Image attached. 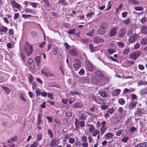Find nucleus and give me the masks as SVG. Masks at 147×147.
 Instances as JSON below:
<instances>
[{
  "instance_id": "19",
  "label": "nucleus",
  "mask_w": 147,
  "mask_h": 147,
  "mask_svg": "<svg viewBox=\"0 0 147 147\" xmlns=\"http://www.w3.org/2000/svg\"><path fill=\"white\" fill-rule=\"evenodd\" d=\"M147 146V142L138 144L135 147H146Z\"/></svg>"
},
{
  "instance_id": "46",
  "label": "nucleus",
  "mask_w": 147,
  "mask_h": 147,
  "mask_svg": "<svg viewBox=\"0 0 147 147\" xmlns=\"http://www.w3.org/2000/svg\"><path fill=\"white\" fill-rule=\"evenodd\" d=\"M30 66V68L32 69H34L35 67V65L34 64V62H32L29 65Z\"/></svg>"
},
{
  "instance_id": "23",
  "label": "nucleus",
  "mask_w": 147,
  "mask_h": 147,
  "mask_svg": "<svg viewBox=\"0 0 147 147\" xmlns=\"http://www.w3.org/2000/svg\"><path fill=\"white\" fill-rule=\"evenodd\" d=\"M95 101L96 102L100 104H102V103L101 99L100 98V97L98 96L96 97Z\"/></svg>"
},
{
  "instance_id": "10",
  "label": "nucleus",
  "mask_w": 147,
  "mask_h": 147,
  "mask_svg": "<svg viewBox=\"0 0 147 147\" xmlns=\"http://www.w3.org/2000/svg\"><path fill=\"white\" fill-rule=\"evenodd\" d=\"M116 30L117 28H114L111 30L110 32V37L114 36L117 34Z\"/></svg>"
},
{
  "instance_id": "9",
  "label": "nucleus",
  "mask_w": 147,
  "mask_h": 147,
  "mask_svg": "<svg viewBox=\"0 0 147 147\" xmlns=\"http://www.w3.org/2000/svg\"><path fill=\"white\" fill-rule=\"evenodd\" d=\"M126 29L123 28L121 29L119 31L118 34V36L120 37H123L125 35Z\"/></svg>"
},
{
  "instance_id": "22",
  "label": "nucleus",
  "mask_w": 147,
  "mask_h": 147,
  "mask_svg": "<svg viewBox=\"0 0 147 147\" xmlns=\"http://www.w3.org/2000/svg\"><path fill=\"white\" fill-rule=\"evenodd\" d=\"M47 77H54L55 76V74L51 71H49L46 76Z\"/></svg>"
},
{
  "instance_id": "27",
  "label": "nucleus",
  "mask_w": 147,
  "mask_h": 147,
  "mask_svg": "<svg viewBox=\"0 0 147 147\" xmlns=\"http://www.w3.org/2000/svg\"><path fill=\"white\" fill-rule=\"evenodd\" d=\"M7 121L6 120H3L2 121L1 125L5 127L7 125Z\"/></svg>"
},
{
  "instance_id": "38",
  "label": "nucleus",
  "mask_w": 147,
  "mask_h": 147,
  "mask_svg": "<svg viewBox=\"0 0 147 147\" xmlns=\"http://www.w3.org/2000/svg\"><path fill=\"white\" fill-rule=\"evenodd\" d=\"M58 50V49L57 48H55L53 50V54L54 55H56L57 53V51Z\"/></svg>"
},
{
  "instance_id": "4",
  "label": "nucleus",
  "mask_w": 147,
  "mask_h": 147,
  "mask_svg": "<svg viewBox=\"0 0 147 147\" xmlns=\"http://www.w3.org/2000/svg\"><path fill=\"white\" fill-rule=\"evenodd\" d=\"M141 54V52L140 51H136L134 52L130 55L131 58L133 59H137L138 57H139Z\"/></svg>"
},
{
  "instance_id": "31",
  "label": "nucleus",
  "mask_w": 147,
  "mask_h": 147,
  "mask_svg": "<svg viewBox=\"0 0 147 147\" xmlns=\"http://www.w3.org/2000/svg\"><path fill=\"white\" fill-rule=\"evenodd\" d=\"M134 8L136 11H140L143 10V8L141 7L136 6Z\"/></svg>"
},
{
  "instance_id": "24",
  "label": "nucleus",
  "mask_w": 147,
  "mask_h": 147,
  "mask_svg": "<svg viewBox=\"0 0 147 147\" xmlns=\"http://www.w3.org/2000/svg\"><path fill=\"white\" fill-rule=\"evenodd\" d=\"M65 115L67 119H70L71 117L72 113L69 111H67Z\"/></svg>"
},
{
  "instance_id": "15",
  "label": "nucleus",
  "mask_w": 147,
  "mask_h": 147,
  "mask_svg": "<svg viewBox=\"0 0 147 147\" xmlns=\"http://www.w3.org/2000/svg\"><path fill=\"white\" fill-rule=\"evenodd\" d=\"M40 58L41 57L38 56H36L34 58L35 61L37 66H39L40 65Z\"/></svg>"
},
{
  "instance_id": "45",
  "label": "nucleus",
  "mask_w": 147,
  "mask_h": 147,
  "mask_svg": "<svg viewBox=\"0 0 147 147\" xmlns=\"http://www.w3.org/2000/svg\"><path fill=\"white\" fill-rule=\"evenodd\" d=\"M123 132V130L122 129H121L117 131L116 133V135L117 136H120L122 134V133Z\"/></svg>"
},
{
  "instance_id": "36",
  "label": "nucleus",
  "mask_w": 147,
  "mask_h": 147,
  "mask_svg": "<svg viewBox=\"0 0 147 147\" xmlns=\"http://www.w3.org/2000/svg\"><path fill=\"white\" fill-rule=\"evenodd\" d=\"M131 3L134 5H138L139 4V2L136 0H130Z\"/></svg>"
},
{
  "instance_id": "52",
  "label": "nucleus",
  "mask_w": 147,
  "mask_h": 147,
  "mask_svg": "<svg viewBox=\"0 0 147 147\" xmlns=\"http://www.w3.org/2000/svg\"><path fill=\"white\" fill-rule=\"evenodd\" d=\"M128 14L127 12L126 11H124L122 13V16L123 18H125Z\"/></svg>"
},
{
  "instance_id": "13",
  "label": "nucleus",
  "mask_w": 147,
  "mask_h": 147,
  "mask_svg": "<svg viewBox=\"0 0 147 147\" xmlns=\"http://www.w3.org/2000/svg\"><path fill=\"white\" fill-rule=\"evenodd\" d=\"M69 52L72 56H76L78 55L77 52L76 50L75 49H71Z\"/></svg>"
},
{
  "instance_id": "47",
  "label": "nucleus",
  "mask_w": 147,
  "mask_h": 147,
  "mask_svg": "<svg viewBox=\"0 0 147 147\" xmlns=\"http://www.w3.org/2000/svg\"><path fill=\"white\" fill-rule=\"evenodd\" d=\"M128 139L129 138L128 137H125L122 138V140L123 142L126 143L127 142Z\"/></svg>"
},
{
  "instance_id": "41",
  "label": "nucleus",
  "mask_w": 147,
  "mask_h": 147,
  "mask_svg": "<svg viewBox=\"0 0 147 147\" xmlns=\"http://www.w3.org/2000/svg\"><path fill=\"white\" fill-rule=\"evenodd\" d=\"M106 129V128H105V127H102L100 129V131L102 133V135L105 132V131Z\"/></svg>"
},
{
  "instance_id": "48",
  "label": "nucleus",
  "mask_w": 147,
  "mask_h": 147,
  "mask_svg": "<svg viewBox=\"0 0 147 147\" xmlns=\"http://www.w3.org/2000/svg\"><path fill=\"white\" fill-rule=\"evenodd\" d=\"M99 132H100V131H99V130H98V129H96L95 131L92 134L93 135V136H95L97 134H99Z\"/></svg>"
},
{
  "instance_id": "5",
  "label": "nucleus",
  "mask_w": 147,
  "mask_h": 147,
  "mask_svg": "<svg viewBox=\"0 0 147 147\" xmlns=\"http://www.w3.org/2000/svg\"><path fill=\"white\" fill-rule=\"evenodd\" d=\"M138 36L136 34H133L132 36L129 37V41L131 43H133L138 39Z\"/></svg>"
},
{
  "instance_id": "44",
  "label": "nucleus",
  "mask_w": 147,
  "mask_h": 147,
  "mask_svg": "<svg viewBox=\"0 0 147 147\" xmlns=\"http://www.w3.org/2000/svg\"><path fill=\"white\" fill-rule=\"evenodd\" d=\"M146 19H147L146 17H144L143 18H142L140 22L142 24H144L145 22H146Z\"/></svg>"
},
{
  "instance_id": "17",
  "label": "nucleus",
  "mask_w": 147,
  "mask_h": 147,
  "mask_svg": "<svg viewBox=\"0 0 147 147\" xmlns=\"http://www.w3.org/2000/svg\"><path fill=\"white\" fill-rule=\"evenodd\" d=\"M120 92V90L119 89L115 90L112 93V95L113 96H117L119 94Z\"/></svg>"
},
{
  "instance_id": "6",
  "label": "nucleus",
  "mask_w": 147,
  "mask_h": 147,
  "mask_svg": "<svg viewBox=\"0 0 147 147\" xmlns=\"http://www.w3.org/2000/svg\"><path fill=\"white\" fill-rule=\"evenodd\" d=\"M86 68L87 70L90 71H92L93 69L92 63L89 62H86Z\"/></svg>"
},
{
  "instance_id": "51",
  "label": "nucleus",
  "mask_w": 147,
  "mask_h": 147,
  "mask_svg": "<svg viewBox=\"0 0 147 147\" xmlns=\"http://www.w3.org/2000/svg\"><path fill=\"white\" fill-rule=\"evenodd\" d=\"M75 29H72L69 32H68V33L69 34H75Z\"/></svg>"
},
{
  "instance_id": "57",
  "label": "nucleus",
  "mask_w": 147,
  "mask_h": 147,
  "mask_svg": "<svg viewBox=\"0 0 147 147\" xmlns=\"http://www.w3.org/2000/svg\"><path fill=\"white\" fill-rule=\"evenodd\" d=\"M19 14L18 13H16L14 16L13 19L14 20L17 19L19 17Z\"/></svg>"
},
{
  "instance_id": "55",
  "label": "nucleus",
  "mask_w": 147,
  "mask_h": 147,
  "mask_svg": "<svg viewBox=\"0 0 147 147\" xmlns=\"http://www.w3.org/2000/svg\"><path fill=\"white\" fill-rule=\"evenodd\" d=\"M138 68L140 70H143L144 69V66L141 64H139L138 65Z\"/></svg>"
},
{
  "instance_id": "40",
  "label": "nucleus",
  "mask_w": 147,
  "mask_h": 147,
  "mask_svg": "<svg viewBox=\"0 0 147 147\" xmlns=\"http://www.w3.org/2000/svg\"><path fill=\"white\" fill-rule=\"evenodd\" d=\"M95 128H94L93 125H92L89 128V131L91 133H92L93 132L94 130H95Z\"/></svg>"
},
{
  "instance_id": "58",
  "label": "nucleus",
  "mask_w": 147,
  "mask_h": 147,
  "mask_svg": "<svg viewBox=\"0 0 147 147\" xmlns=\"http://www.w3.org/2000/svg\"><path fill=\"white\" fill-rule=\"evenodd\" d=\"M31 16L30 15L23 14L22 15V17L23 18H24L25 19Z\"/></svg>"
},
{
  "instance_id": "12",
  "label": "nucleus",
  "mask_w": 147,
  "mask_h": 147,
  "mask_svg": "<svg viewBox=\"0 0 147 147\" xmlns=\"http://www.w3.org/2000/svg\"><path fill=\"white\" fill-rule=\"evenodd\" d=\"M141 32L144 34L147 33V28L145 26H141Z\"/></svg>"
},
{
  "instance_id": "34",
  "label": "nucleus",
  "mask_w": 147,
  "mask_h": 147,
  "mask_svg": "<svg viewBox=\"0 0 147 147\" xmlns=\"http://www.w3.org/2000/svg\"><path fill=\"white\" fill-rule=\"evenodd\" d=\"M106 136L107 138H112L113 136V134L111 133H109L106 134Z\"/></svg>"
},
{
  "instance_id": "33",
  "label": "nucleus",
  "mask_w": 147,
  "mask_h": 147,
  "mask_svg": "<svg viewBox=\"0 0 147 147\" xmlns=\"http://www.w3.org/2000/svg\"><path fill=\"white\" fill-rule=\"evenodd\" d=\"M99 94H100L101 96L102 97H106L107 96V94L106 93L104 92H98Z\"/></svg>"
},
{
  "instance_id": "56",
  "label": "nucleus",
  "mask_w": 147,
  "mask_h": 147,
  "mask_svg": "<svg viewBox=\"0 0 147 147\" xmlns=\"http://www.w3.org/2000/svg\"><path fill=\"white\" fill-rule=\"evenodd\" d=\"M129 52V49H126L123 52V54L124 55L127 54Z\"/></svg>"
},
{
  "instance_id": "21",
  "label": "nucleus",
  "mask_w": 147,
  "mask_h": 147,
  "mask_svg": "<svg viewBox=\"0 0 147 147\" xmlns=\"http://www.w3.org/2000/svg\"><path fill=\"white\" fill-rule=\"evenodd\" d=\"M49 71L48 69L46 67L44 68L41 71V72L45 76Z\"/></svg>"
},
{
  "instance_id": "61",
  "label": "nucleus",
  "mask_w": 147,
  "mask_h": 147,
  "mask_svg": "<svg viewBox=\"0 0 147 147\" xmlns=\"http://www.w3.org/2000/svg\"><path fill=\"white\" fill-rule=\"evenodd\" d=\"M64 45L65 46V48L66 49H70V46L69 45L67 42H65L64 44Z\"/></svg>"
},
{
  "instance_id": "25",
  "label": "nucleus",
  "mask_w": 147,
  "mask_h": 147,
  "mask_svg": "<svg viewBox=\"0 0 147 147\" xmlns=\"http://www.w3.org/2000/svg\"><path fill=\"white\" fill-rule=\"evenodd\" d=\"M118 102L120 105H123L125 103V101L123 99L120 98L119 99Z\"/></svg>"
},
{
  "instance_id": "64",
  "label": "nucleus",
  "mask_w": 147,
  "mask_h": 147,
  "mask_svg": "<svg viewBox=\"0 0 147 147\" xmlns=\"http://www.w3.org/2000/svg\"><path fill=\"white\" fill-rule=\"evenodd\" d=\"M82 141L84 142H86L87 141V138L85 136H83L82 137Z\"/></svg>"
},
{
  "instance_id": "43",
  "label": "nucleus",
  "mask_w": 147,
  "mask_h": 147,
  "mask_svg": "<svg viewBox=\"0 0 147 147\" xmlns=\"http://www.w3.org/2000/svg\"><path fill=\"white\" fill-rule=\"evenodd\" d=\"M31 35L32 37H35L37 34V33L35 31H32L31 32Z\"/></svg>"
},
{
  "instance_id": "39",
  "label": "nucleus",
  "mask_w": 147,
  "mask_h": 147,
  "mask_svg": "<svg viewBox=\"0 0 147 147\" xmlns=\"http://www.w3.org/2000/svg\"><path fill=\"white\" fill-rule=\"evenodd\" d=\"M130 22L129 19H127L123 21V23L125 24L126 25H129Z\"/></svg>"
},
{
  "instance_id": "18",
  "label": "nucleus",
  "mask_w": 147,
  "mask_h": 147,
  "mask_svg": "<svg viewBox=\"0 0 147 147\" xmlns=\"http://www.w3.org/2000/svg\"><path fill=\"white\" fill-rule=\"evenodd\" d=\"M94 42L97 43H98L100 42H102L104 40L99 37H96L94 39Z\"/></svg>"
},
{
  "instance_id": "3",
  "label": "nucleus",
  "mask_w": 147,
  "mask_h": 147,
  "mask_svg": "<svg viewBox=\"0 0 147 147\" xmlns=\"http://www.w3.org/2000/svg\"><path fill=\"white\" fill-rule=\"evenodd\" d=\"M24 49L28 56L30 55L32 53V47L31 46L29 45L28 43L26 44L24 47Z\"/></svg>"
},
{
  "instance_id": "14",
  "label": "nucleus",
  "mask_w": 147,
  "mask_h": 147,
  "mask_svg": "<svg viewBox=\"0 0 147 147\" xmlns=\"http://www.w3.org/2000/svg\"><path fill=\"white\" fill-rule=\"evenodd\" d=\"M137 102L134 101H132L130 103L129 108L130 109H133L134 107L136 106Z\"/></svg>"
},
{
  "instance_id": "63",
  "label": "nucleus",
  "mask_w": 147,
  "mask_h": 147,
  "mask_svg": "<svg viewBox=\"0 0 147 147\" xmlns=\"http://www.w3.org/2000/svg\"><path fill=\"white\" fill-rule=\"evenodd\" d=\"M67 119L65 118L63 119L62 123L63 124H65L67 123Z\"/></svg>"
},
{
  "instance_id": "8",
  "label": "nucleus",
  "mask_w": 147,
  "mask_h": 147,
  "mask_svg": "<svg viewBox=\"0 0 147 147\" xmlns=\"http://www.w3.org/2000/svg\"><path fill=\"white\" fill-rule=\"evenodd\" d=\"M10 2L11 4L12 5V7H15L18 9H19L20 8V5L14 0L11 1Z\"/></svg>"
},
{
  "instance_id": "50",
  "label": "nucleus",
  "mask_w": 147,
  "mask_h": 147,
  "mask_svg": "<svg viewBox=\"0 0 147 147\" xmlns=\"http://www.w3.org/2000/svg\"><path fill=\"white\" fill-rule=\"evenodd\" d=\"M84 73V71L83 69H81L79 72V74L80 75H83Z\"/></svg>"
},
{
  "instance_id": "26",
  "label": "nucleus",
  "mask_w": 147,
  "mask_h": 147,
  "mask_svg": "<svg viewBox=\"0 0 147 147\" xmlns=\"http://www.w3.org/2000/svg\"><path fill=\"white\" fill-rule=\"evenodd\" d=\"M120 118L118 117H115L114 120V123L115 124H116L117 123H118L120 120Z\"/></svg>"
},
{
  "instance_id": "62",
  "label": "nucleus",
  "mask_w": 147,
  "mask_h": 147,
  "mask_svg": "<svg viewBox=\"0 0 147 147\" xmlns=\"http://www.w3.org/2000/svg\"><path fill=\"white\" fill-rule=\"evenodd\" d=\"M138 84L139 86L144 85V82L143 81L141 80L138 83Z\"/></svg>"
},
{
  "instance_id": "32",
  "label": "nucleus",
  "mask_w": 147,
  "mask_h": 147,
  "mask_svg": "<svg viewBox=\"0 0 147 147\" xmlns=\"http://www.w3.org/2000/svg\"><path fill=\"white\" fill-rule=\"evenodd\" d=\"M38 145L39 144L38 142H35L30 146V147H37Z\"/></svg>"
},
{
  "instance_id": "16",
  "label": "nucleus",
  "mask_w": 147,
  "mask_h": 147,
  "mask_svg": "<svg viewBox=\"0 0 147 147\" xmlns=\"http://www.w3.org/2000/svg\"><path fill=\"white\" fill-rule=\"evenodd\" d=\"M140 43L143 46L147 44V38L144 37L140 41Z\"/></svg>"
},
{
  "instance_id": "35",
  "label": "nucleus",
  "mask_w": 147,
  "mask_h": 147,
  "mask_svg": "<svg viewBox=\"0 0 147 147\" xmlns=\"http://www.w3.org/2000/svg\"><path fill=\"white\" fill-rule=\"evenodd\" d=\"M16 138H12L11 139L9 140L8 141V142L9 143H12L15 141V140Z\"/></svg>"
},
{
  "instance_id": "49",
  "label": "nucleus",
  "mask_w": 147,
  "mask_h": 147,
  "mask_svg": "<svg viewBox=\"0 0 147 147\" xmlns=\"http://www.w3.org/2000/svg\"><path fill=\"white\" fill-rule=\"evenodd\" d=\"M42 136L41 134H39L37 135V140L40 141L42 138Z\"/></svg>"
},
{
  "instance_id": "7",
  "label": "nucleus",
  "mask_w": 147,
  "mask_h": 147,
  "mask_svg": "<svg viewBox=\"0 0 147 147\" xmlns=\"http://www.w3.org/2000/svg\"><path fill=\"white\" fill-rule=\"evenodd\" d=\"M81 66V63L80 61L77 58H75L74 59V67L75 68H79Z\"/></svg>"
},
{
  "instance_id": "1",
  "label": "nucleus",
  "mask_w": 147,
  "mask_h": 147,
  "mask_svg": "<svg viewBox=\"0 0 147 147\" xmlns=\"http://www.w3.org/2000/svg\"><path fill=\"white\" fill-rule=\"evenodd\" d=\"M108 27V25L107 23L105 22H102L97 31L98 33L102 35L104 34L107 30Z\"/></svg>"
},
{
  "instance_id": "29",
  "label": "nucleus",
  "mask_w": 147,
  "mask_h": 147,
  "mask_svg": "<svg viewBox=\"0 0 147 147\" xmlns=\"http://www.w3.org/2000/svg\"><path fill=\"white\" fill-rule=\"evenodd\" d=\"M51 146L53 147L54 145H55L56 144V140L55 139L52 140L51 142Z\"/></svg>"
},
{
  "instance_id": "37",
  "label": "nucleus",
  "mask_w": 147,
  "mask_h": 147,
  "mask_svg": "<svg viewBox=\"0 0 147 147\" xmlns=\"http://www.w3.org/2000/svg\"><path fill=\"white\" fill-rule=\"evenodd\" d=\"M107 51L110 54H112L115 52V50L113 49H110L107 50Z\"/></svg>"
},
{
  "instance_id": "30",
  "label": "nucleus",
  "mask_w": 147,
  "mask_h": 147,
  "mask_svg": "<svg viewBox=\"0 0 147 147\" xmlns=\"http://www.w3.org/2000/svg\"><path fill=\"white\" fill-rule=\"evenodd\" d=\"M2 88H3L4 90L6 92L7 94H8L10 92V90L8 88L5 86H3Z\"/></svg>"
},
{
  "instance_id": "20",
  "label": "nucleus",
  "mask_w": 147,
  "mask_h": 147,
  "mask_svg": "<svg viewBox=\"0 0 147 147\" xmlns=\"http://www.w3.org/2000/svg\"><path fill=\"white\" fill-rule=\"evenodd\" d=\"M8 30L7 28L6 27L2 26L0 27V32H7Z\"/></svg>"
},
{
  "instance_id": "59",
  "label": "nucleus",
  "mask_w": 147,
  "mask_h": 147,
  "mask_svg": "<svg viewBox=\"0 0 147 147\" xmlns=\"http://www.w3.org/2000/svg\"><path fill=\"white\" fill-rule=\"evenodd\" d=\"M80 126L81 127H83L84 125H85V122L84 121H80Z\"/></svg>"
},
{
  "instance_id": "28",
  "label": "nucleus",
  "mask_w": 147,
  "mask_h": 147,
  "mask_svg": "<svg viewBox=\"0 0 147 147\" xmlns=\"http://www.w3.org/2000/svg\"><path fill=\"white\" fill-rule=\"evenodd\" d=\"M48 134L49 135V136L51 138H52L53 137L54 134L52 132V131L50 129L48 130Z\"/></svg>"
},
{
  "instance_id": "53",
  "label": "nucleus",
  "mask_w": 147,
  "mask_h": 147,
  "mask_svg": "<svg viewBox=\"0 0 147 147\" xmlns=\"http://www.w3.org/2000/svg\"><path fill=\"white\" fill-rule=\"evenodd\" d=\"M20 98L21 100H23L24 102H26V100L24 96L23 95H21L20 96Z\"/></svg>"
},
{
  "instance_id": "60",
  "label": "nucleus",
  "mask_w": 147,
  "mask_h": 147,
  "mask_svg": "<svg viewBox=\"0 0 147 147\" xmlns=\"http://www.w3.org/2000/svg\"><path fill=\"white\" fill-rule=\"evenodd\" d=\"M136 128L134 127H131L129 130L131 132H133L136 130Z\"/></svg>"
},
{
  "instance_id": "2",
  "label": "nucleus",
  "mask_w": 147,
  "mask_h": 147,
  "mask_svg": "<svg viewBox=\"0 0 147 147\" xmlns=\"http://www.w3.org/2000/svg\"><path fill=\"white\" fill-rule=\"evenodd\" d=\"M96 74L102 80H106L109 79L108 76L100 70H98L96 72Z\"/></svg>"
},
{
  "instance_id": "11",
  "label": "nucleus",
  "mask_w": 147,
  "mask_h": 147,
  "mask_svg": "<svg viewBox=\"0 0 147 147\" xmlns=\"http://www.w3.org/2000/svg\"><path fill=\"white\" fill-rule=\"evenodd\" d=\"M73 107L74 108H81L83 107V104L80 102H77L74 104Z\"/></svg>"
},
{
  "instance_id": "42",
  "label": "nucleus",
  "mask_w": 147,
  "mask_h": 147,
  "mask_svg": "<svg viewBox=\"0 0 147 147\" xmlns=\"http://www.w3.org/2000/svg\"><path fill=\"white\" fill-rule=\"evenodd\" d=\"M65 2V0H60L59 1V4H60L61 3H62L61 5H66V3H64Z\"/></svg>"
},
{
  "instance_id": "54",
  "label": "nucleus",
  "mask_w": 147,
  "mask_h": 147,
  "mask_svg": "<svg viewBox=\"0 0 147 147\" xmlns=\"http://www.w3.org/2000/svg\"><path fill=\"white\" fill-rule=\"evenodd\" d=\"M75 141V139L72 138H70L69 140V142L70 143L73 144Z\"/></svg>"
}]
</instances>
